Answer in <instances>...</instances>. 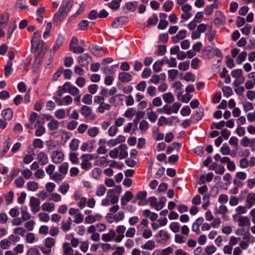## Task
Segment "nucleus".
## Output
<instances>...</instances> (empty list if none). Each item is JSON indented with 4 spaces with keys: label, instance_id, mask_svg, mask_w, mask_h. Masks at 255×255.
Listing matches in <instances>:
<instances>
[{
    "label": "nucleus",
    "instance_id": "obj_1",
    "mask_svg": "<svg viewBox=\"0 0 255 255\" xmlns=\"http://www.w3.org/2000/svg\"><path fill=\"white\" fill-rule=\"evenodd\" d=\"M73 4V0H65L63 1L58 11L54 14L53 21L59 24L67 15Z\"/></svg>",
    "mask_w": 255,
    "mask_h": 255
},
{
    "label": "nucleus",
    "instance_id": "obj_2",
    "mask_svg": "<svg viewBox=\"0 0 255 255\" xmlns=\"http://www.w3.org/2000/svg\"><path fill=\"white\" fill-rule=\"evenodd\" d=\"M232 76L235 78L234 85L238 87L242 84L245 81V78L243 76V72L242 69H237L234 70L231 72Z\"/></svg>",
    "mask_w": 255,
    "mask_h": 255
},
{
    "label": "nucleus",
    "instance_id": "obj_3",
    "mask_svg": "<svg viewBox=\"0 0 255 255\" xmlns=\"http://www.w3.org/2000/svg\"><path fill=\"white\" fill-rule=\"evenodd\" d=\"M150 205L153 207L155 210L159 211L164 207V204L166 202V199L165 197H161L158 201L155 197H150L148 199Z\"/></svg>",
    "mask_w": 255,
    "mask_h": 255
},
{
    "label": "nucleus",
    "instance_id": "obj_4",
    "mask_svg": "<svg viewBox=\"0 0 255 255\" xmlns=\"http://www.w3.org/2000/svg\"><path fill=\"white\" fill-rule=\"evenodd\" d=\"M41 33L39 32H35L32 36L31 39V46L33 48H34L35 50L38 49L39 48L41 43L43 45V49L47 51V47L45 46V43L42 41L41 40Z\"/></svg>",
    "mask_w": 255,
    "mask_h": 255
},
{
    "label": "nucleus",
    "instance_id": "obj_5",
    "mask_svg": "<svg viewBox=\"0 0 255 255\" xmlns=\"http://www.w3.org/2000/svg\"><path fill=\"white\" fill-rule=\"evenodd\" d=\"M235 222H238L239 226L243 227L250 225V221L247 217L241 216L239 214H236L233 216Z\"/></svg>",
    "mask_w": 255,
    "mask_h": 255
},
{
    "label": "nucleus",
    "instance_id": "obj_6",
    "mask_svg": "<svg viewBox=\"0 0 255 255\" xmlns=\"http://www.w3.org/2000/svg\"><path fill=\"white\" fill-rule=\"evenodd\" d=\"M80 113L87 120L93 121L96 118L95 115L92 113L91 108L87 106H83L80 109Z\"/></svg>",
    "mask_w": 255,
    "mask_h": 255
},
{
    "label": "nucleus",
    "instance_id": "obj_7",
    "mask_svg": "<svg viewBox=\"0 0 255 255\" xmlns=\"http://www.w3.org/2000/svg\"><path fill=\"white\" fill-rule=\"evenodd\" d=\"M65 155L62 150L53 151L51 155V160L54 163H61L64 160Z\"/></svg>",
    "mask_w": 255,
    "mask_h": 255
},
{
    "label": "nucleus",
    "instance_id": "obj_8",
    "mask_svg": "<svg viewBox=\"0 0 255 255\" xmlns=\"http://www.w3.org/2000/svg\"><path fill=\"white\" fill-rule=\"evenodd\" d=\"M40 201L34 197H31L29 201V207L31 211L33 213L38 212L40 210Z\"/></svg>",
    "mask_w": 255,
    "mask_h": 255
},
{
    "label": "nucleus",
    "instance_id": "obj_9",
    "mask_svg": "<svg viewBox=\"0 0 255 255\" xmlns=\"http://www.w3.org/2000/svg\"><path fill=\"white\" fill-rule=\"evenodd\" d=\"M63 39L61 36H58L53 46L52 49L50 51V55L49 57V64L51 63L53 59V55L55 51L58 49L63 44Z\"/></svg>",
    "mask_w": 255,
    "mask_h": 255
},
{
    "label": "nucleus",
    "instance_id": "obj_10",
    "mask_svg": "<svg viewBox=\"0 0 255 255\" xmlns=\"http://www.w3.org/2000/svg\"><path fill=\"white\" fill-rule=\"evenodd\" d=\"M226 22V17L225 15L221 11L216 12V17L214 20L215 24L220 26L223 25Z\"/></svg>",
    "mask_w": 255,
    "mask_h": 255
},
{
    "label": "nucleus",
    "instance_id": "obj_11",
    "mask_svg": "<svg viewBox=\"0 0 255 255\" xmlns=\"http://www.w3.org/2000/svg\"><path fill=\"white\" fill-rule=\"evenodd\" d=\"M95 141L94 140H89L83 142L80 147L82 151L92 152L94 149V144Z\"/></svg>",
    "mask_w": 255,
    "mask_h": 255
},
{
    "label": "nucleus",
    "instance_id": "obj_12",
    "mask_svg": "<svg viewBox=\"0 0 255 255\" xmlns=\"http://www.w3.org/2000/svg\"><path fill=\"white\" fill-rule=\"evenodd\" d=\"M255 204V193H250L246 197L245 205L248 209L252 208Z\"/></svg>",
    "mask_w": 255,
    "mask_h": 255
},
{
    "label": "nucleus",
    "instance_id": "obj_13",
    "mask_svg": "<svg viewBox=\"0 0 255 255\" xmlns=\"http://www.w3.org/2000/svg\"><path fill=\"white\" fill-rule=\"evenodd\" d=\"M115 237L116 232L113 229H111L108 233L102 235V240L105 242H111L114 240Z\"/></svg>",
    "mask_w": 255,
    "mask_h": 255
},
{
    "label": "nucleus",
    "instance_id": "obj_14",
    "mask_svg": "<svg viewBox=\"0 0 255 255\" xmlns=\"http://www.w3.org/2000/svg\"><path fill=\"white\" fill-rule=\"evenodd\" d=\"M102 218V216L99 214L97 213L95 215H89L86 217L85 218V222L88 224H91L96 221H101Z\"/></svg>",
    "mask_w": 255,
    "mask_h": 255
},
{
    "label": "nucleus",
    "instance_id": "obj_15",
    "mask_svg": "<svg viewBox=\"0 0 255 255\" xmlns=\"http://www.w3.org/2000/svg\"><path fill=\"white\" fill-rule=\"evenodd\" d=\"M37 159L38 163L42 166L47 164L48 162V155L43 151H41L37 154Z\"/></svg>",
    "mask_w": 255,
    "mask_h": 255
},
{
    "label": "nucleus",
    "instance_id": "obj_16",
    "mask_svg": "<svg viewBox=\"0 0 255 255\" xmlns=\"http://www.w3.org/2000/svg\"><path fill=\"white\" fill-rule=\"evenodd\" d=\"M133 195L131 192L127 191L121 198V203L122 206H125L133 198Z\"/></svg>",
    "mask_w": 255,
    "mask_h": 255
},
{
    "label": "nucleus",
    "instance_id": "obj_17",
    "mask_svg": "<svg viewBox=\"0 0 255 255\" xmlns=\"http://www.w3.org/2000/svg\"><path fill=\"white\" fill-rule=\"evenodd\" d=\"M156 236V237L160 238V239L158 241L160 243L165 242L170 238L167 232L164 230H161L158 231Z\"/></svg>",
    "mask_w": 255,
    "mask_h": 255
},
{
    "label": "nucleus",
    "instance_id": "obj_18",
    "mask_svg": "<svg viewBox=\"0 0 255 255\" xmlns=\"http://www.w3.org/2000/svg\"><path fill=\"white\" fill-rule=\"evenodd\" d=\"M118 79L123 83H128L132 80V76L128 73L123 72L119 74Z\"/></svg>",
    "mask_w": 255,
    "mask_h": 255
},
{
    "label": "nucleus",
    "instance_id": "obj_19",
    "mask_svg": "<svg viewBox=\"0 0 255 255\" xmlns=\"http://www.w3.org/2000/svg\"><path fill=\"white\" fill-rule=\"evenodd\" d=\"M203 221L204 219L202 217L197 219L196 221L192 225V231L195 232L197 234H199L200 233L199 227L203 223Z\"/></svg>",
    "mask_w": 255,
    "mask_h": 255
},
{
    "label": "nucleus",
    "instance_id": "obj_20",
    "mask_svg": "<svg viewBox=\"0 0 255 255\" xmlns=\"http://www.w3.org/2000/svg\"><path fill=\"white\" fill-rule=\"evenodd\" d=\"M107 197L111 201L112 204H116L119 202V196L114 193L113 190H109L107 193Z\"/></svg>",
    "mask_w": 255,
    "mask_h": 255
},
{
    "label": "nucleus",
    "instance_id": "obj_21",
    "mask_svg": "<svg viewBox=\"0 0 255 255\" xmlns=\"http://www.w3.org/2000/svg\"><path fill=\"white\" fill-rule=\"evenodd\" d=\"M187 34L186 30H181L174 36L172 37V41L174 43H178L180 40L184 39Z\"/></svg>",
    "mask_w": 255,
    "mask_h": 255
},
{
    "label": "nucleus",
    "instance_id": "obj_22",
    "mask_svg": "<svg viewBox=\"0 0 255 255\" xmlns=\"http://www.w3.org/2000/svg\"><path fill=\"white\" fill-rule=\"evenodd\" d=\"M41 208L43 211L52 212L55 210V205L52 202H46L42 204Z\"/></svg>",
    "mask_w": 255,
    "mask_h": 255
},
{
    "label": "nucleus",
    "instance_id": "obj_23",
    "mask_svg": "<svg viewBox=\"0 0 255 255\" xmlns=\"http://www.w3.org/2000/svg\"><path fill=\"white\" fill-rule=\"evenodd\" d=\"M119 148L120 149L119 151V156L120 159L125 158L128 156V152L127 151L128 148V146L125 144H123L120 145L119 146Z\"/></svg>",
    "mask_w": 255,
    "mask_h": 255
},
{
    "label": "nucleus",
    "instance_id": "obj_24",
    "mask_svg": "<svg viewBox=\"0 0 255 255\" xmlns=\"http://www.w3.org/2000/svg\"><path fill=\"white\" fill-rule=\"evenodd\" d=\"M1 115L5 120L10 121L13 117V111L11 109L7 108L2 111Z\"/></svg>",
    "mask_w": 255,
    "mask_h": 255
},
{
    "label": "nucleus",
    "instance_id": "obj_25",
    "mask_svg": "<svg viewBox=\"0 0 255 255\" xmlns=\"http://www.w3.org/2000/svg\"><path fill=\"white\" fill-rule=\"evenodd\" d=\"M155 248V243L153 240H148L144 244L141 246L143 250L152 251Z\"/></svg>",
    "mask_w": 255,
    "mask_h": 255
},
{
    "label": "nucleus",
    "instance_id": "obj_26",
    "mask_svg": "<svg viewBox=\"0 0 255 255\" xmlns=\"http://www.w3.org/2000/svg\"><path fill=\"white\" fill-rule=\"evenodd\" d=\"M63 255H73L74 250L68 243H64L62 246Z\"/></svg>",
    "mask_w": 255,
    "mask_h": 255
},
{
    "label": "nucleus",
    "instance_id": "obj_27",
    "mask_svg": "<svg viewBox=\"0 0 255 255\" xmlns=\"http://www.w3.org/2000/svg\"><path fill=\"white\" fill-rule=\"evenodd\" d=\"M26 188L29 191L35 192L38 190L39 188V185L38 183L35 181H30L27 183Z\"/></svg>",
    "mask_w": 255,
    "mask_h": 255
},
{
    "label": "nucleus",
    "instance_id": "obj_28",
    "mask_svg": "<svg viewBox=\"0 0 255 255\" xmlns=\"http://www.w3.org/2000/svg\"><path fill=\"white\" fill-rule=\"evenodd\" d=\"M146 113L148 119L151 122L154 123L156 121L157 116L155 112L148 108L146 110Z\"/></svg>",
    "mask_w": 255,
    "mask_h": 255
},
{
    "label": "nucleus",
    "instance_id": "obj_29",
    "mask_svg": "<svg viewBox=\"0 0 255 255\" xmlns=\"http://www.w3.org/2000/svg\"><path fill=\"white\" fill-rule=\"evenodd\" d=\"M21 219L23 221H28L31 218L30 213L27 211V207H24L21 209Z\"/></svg>",
    "mask_w": 255,
    "mask_h": 255
},
{
    "label": "nucleus",
    "instance_id": "obj_30",
    "mask_svg": "<svg viewBox=\"0 0 255 255\" xmlns=\"http://www.w3.org/2000/svg\"><path fill=\"white\" fill-rule=\"evenodd\" d=\"M163 101L166 103H172L174 101V97L173 95L170 93H164L162 95Z\"/></svg>",
    "mask_w": 255,
    "mask_h": 255
},
{
    "label": "nucleus",
    "instance_id": "obj_31",
    "mask_svg": "<svg viewBox=\"0 0 255 255\" xmlns=\"http://www.w3.org/2000/svg\"><path fill=\"white\" fill-rule=\"evenodd\" d=\"M69 163L68 162H63L59 168V172L65 177L68 171Z\"/></svg>",
    "mask_w": 255,
    "mask_h": 255
},
{
    "label": "nucleus",
    "instance_id": "obj_32",
    "mask_svg": "<svg viewBox=\"0 0 255 255\" xmlns=\"http://www.w3.org/2000/svg\"><path fill=\"white\" fill-rule=\"evenodd\" d=\"M158 111L160 113L168 115L172 113L171 106L168 104L165 105L162 108L159 109Z\"/></svg>",
    "mask_w": 255,
    "mask_h": 255
},
{
    "label": "nucleus",
    "instance_id": "obj_33",
    "mask_svg": "<svg viewBox=\"0 0 255 255\" xmlns=\"http://www.w3.org/2000/svg\"><path fill=\"white\" fill-rule=\"evenodd\" d=\"M70 189V185L67 183H63L59 187L58 191L63 195L67 193Z\"/></svg>",
    "mask_w": 255,
    "mask_h": 255
},
{
    "label": "nucleus",
    "instance_id": "obj_34",
    "mask_svg": "<svg viewBox=\"0 0 255 255\" xmlns=\"http://www.w3.org/2000/svg\"><path fill=\"white\" fill-rule=\"evenodd\" d=\"M64 176L62 175L60 172H56L53 173L51 176H50V178L51 179L54 180L56 182H59L63 180L64 178Z\"/></svg>",
    "mask_w": 255,
    "mask_h": 255
},
{
    "label": "nucleus",
    "instance_id": "obj_35",
    "mask_svg": "<svg viewBox=\"0 0 255 255\" xmlns=\"http://www.w3.org/2000/svg\"><path fill=\"white\" fill-rule=\"evenodd\" d=\"M77 155L78 153L74 152L71 151L69 153V159L73 164H78L79 163Z\"/></svg>",
    "mask_w": 255,
    "mask_h": 255
},
{
    "label": "nucleus",
    "instance_id": "obj_36",
    "mask_svg": "<svg viewBox=\"0 0 255 255\" xmlns=\"http://www.w3.org/2000/svg\"><path fill=\"white\" fill-rule=\"evenodd\" d=\"M167 73L168 79L170 81H173L178 75V71L176 69H170Z\"/></svg>",
    "mask_w": 255,
    "mask_h": 255
},
{
    "label": "nucleus",
    "instance_id": "obj_37",
    "mask_svg": "<svg viewBox=\"0 0 255 255\" xmlns=\"http://www.w3.org/2000/svg\"><path fill=\"white\" fill-rule=\"evenodd\" d=\"M71 219L69 217L66 222L62 223L61 228L64 232L69 231L71 229Z\"/></svg>",
    "mask_w": 255,
    "mask_h": 255
},
{
    "label": "nucleus",
    "instance_id": "obj_38",
    "mask_svg": "<svg viewBox=\"0 0 255 255\" xmlns=\"http://www.w3.org/2000/svg\"><path fill=\"white\" fill-rule=\"evenodd\" d=\"M87 133L90 137H94L99 134V129L98 127H92L88 128Z\"/></svg>",
    "mask_w": 255,
    "mask_h": 255
},
{
    "label": "nucleus",
    "instance_id": "obj_39",
    "mask_svg": "<svg viewBox=\"0 0 255 255\" xmlns=\"http://www.w3.org/2000/svg\"><path fill=\"white\" fill-rule=\"evenodd\" d=\"M79 143L80 140L78 139H73L69 144L70 149L72 151L77 150L79 148Z\"/></svg>",
    "mask_w": 255,
    "mask_h": 255
},
{
    "label": "nucleus",
    "instance_id": "obj_40",
    "mask_svg": "<svg viewBox=\"0 0 255 255\" xmlns=\"http://www.w3.org/2000/svg\"><path fill=\"white\" fill-rule=\"evenodd\" d=\"M54 115L58 119H63L66 117L65 110L64 109H58L55 112Z\"/></svg>",
    "mask_w": 255,
    "mask_h": 255
},
{
    "label": "nucleus",
    "instance_id": "obj_41",
    "mask_svg": "<svg viewBox=\"0 0 255 255\" xmlns=\"http://www.w3.org/2000/svg\"><path fill=\"white\" fill-rule=\"evenodd\" d=\"M173 5L174 3L172 1L167 0L163 4L162 8L164 11L168 12L172 10Z\"/></svg>",
    "mask_w": 255,
    "mask_h": 255
},
{
    "label": "nucleus",
    "instance_id": "obj_42",
    "mask_svg": "<svg viewBox=\"0 0 255 255\" xmlns=\"http://www.w3.org/2000/svg\"><path fill=\"white\" fill-rule=\"evenodd\" d=\"M55 243L56 241L54 238L48 237L45 240L44 245L52 250V248L55 246Z\"/></svg>",
    "mask_w": 255,
    "mask_h": 255
},
{
    "label": "nucleus",
    "instance_id": "obj_43",
    "mask_svg": "<svg viewBox=\"0 0 255 255\" xmlns=\"http://www.w3.org/2000/svg\"><path fill=\"white\" fill-rule=\"evenodd\" d=\"M91 173L93 178L96 180H98L101 177L102 174V170L99 168L96 167L92 170Z\"/></svg>",
    "mask_w": 255,
    "mask_h": 255
},
{
    "label": "nucleus",
    "instance_id": "obj_44",
    "mask_svg": "<svg viewBox=\"0 0 255 255\" xmlns=\"http://www.w3.org/2000/svg\"><path fill=\"white\" fill-rule=\"evenodd\" d=\"M169 229L174 233H177L180 231V224L178 222H171L169 225Z\"/></svg>",
    "mask_w": 255,
    "mask_h": 255
},
{
    "label": "nucleus",
    "instance_id": "obj_45",
    "mask_svg": "<svg viewBox=\"0 0 255 255\" xmlns=\"http://www.w3.org/2000/svg\"><path fill=\"white\" fill-rule=\"evenodd\" d=\"M213 177V174L212 173H208L206 176L202 175L200 176V181L202 184L205 183V181L210 182Z\"/></svg>",
    "mask_w": 255,
    "mask_h": 255
},
{
    "label": "nucleus",
    "instance_id": "obj_46",
    "mask_svg": "<svg viewBox=\"0 0 255 255\" xmlns=\"http://www.w3.org/2000/svg\"><path fill=\"white\" fill-rule=\"evenodd\" d=\"M127 8L131 11H134L137 8V2L136 1L128 2L126 3Z\"/></svg>",
    "mask_w": 255,
    "mask_h": 255
},
{
    "label": "nucleus",
    "instance_id": "obj_47",
    "mask_svg": "<svg viewBox=\"0 0 255 255\" xmlns=\"http://www.w3.org/2000/svg\"><path fill=\"white\" fill-rule=\"evenodd\" d=\"M247 53L245 51H242L238 56L236 59V62L238 64L240 65L246 60Z\"/></svg>",
    "mask_w": 255,
    "mask_h": 255
},
{
    "label": "nucleus",
    "instance_id": "obj_48",
    "mask_svg": "<svg viewBox=\"0 0 255 255\" xmlns=\"http://www.w3.org/2000/svg\"><path fill=\"white\" fill-rule=\"evenodd\" d=\"M12 63L11 61H8L4 67V76L5 77L9 76L12 73Z\"/></svg>",
    "mask_w": 255,
    "mask_h": 255
},
{
    "label": "nucleus",
    "instance_id": "obj_49",
    "mask_svg": "<svg viewBox=\"0 0 255 255\" xmlns=\"http://www.w3.org/2000/svg\"><path fill=\"white\" fill-rule=\"evenodd\" d=\"M48 127L51 130H55L59 127V122L55 119H52L48 124Z\"/></svg>",
    "mask_w": 255,
    "mask_h": 255
},
{
    "label": "nucleus",
    "instance_id": "obj_50",
    "mask_svg": "<svg viewBox=\"0 0 255 255\" xmlns=\"http://www.w3.org/2000/svg\"><path fill=\"white\" fill-rule=\"evenodd\" d=\"M106 191V188L103 185H99L96 189V195L101 197L104 195Z\"/></svg>",
    "mask_w": 255,
    "mask_h": 255
},
{
    "label": "nucleus",
    "instance_id": "obj_51",
    "mask_svg": "<svg viewBox=\"0 0 255 255\" xmlns=\"http://www.w3.org/2000/svg\"><path fill=\"white\" fill-rule=\"evenodd\" d=\"M121 1L122 0H112L109 3V6L113 9L117 10L119 8Z\"/></svg>",
    "mask_w": 255,
    "mask_h": 255
},
{
    "label": "nucleus",
    "instance_id": "obj_52",
    "mask_svg": "<svg viewBox=\"0 0 255 255\" xmlns=\"http://www.w3.org/2000/svg\"><path fill=\"white\" fill-rule=\"evenodd\" d=\"M107 163L108 161L107 158L104 156L100 157L98 158L95 162V165L98 166H107Z\"/></svg>",
    "mask_w": 255,
    "mask_h": 255
},
{
    "label": "nucleus",
    "instance_id": "obj_53",
    "mask_svg": "<svg viewBox=\"0 0 255 255\" xmlns=\"http://www.w3.org/2000/svg\"><path fill=\"white\" fill-rule=\"evenodd\" d=\"M25 240L27 243L33 244L36 241L35 235L32 233H29L25 236Z\"/></svg>",
    "mask_w": 255,
    "mask_h": 255
},
{
    "label": "nucleus",
    "instance_id": "obj_54",
    "mask_svg": "<svg viewBox=\"0 0 255 255\" xmlns=\"http://www.w3.org/2000/svg\"><path fill=\"white\" fill-rule=\"evenodd\" d=\"M221 153L224 155H230L231 149L227 144H224L220 148Z\"/></svg>",
    "mask_w": 255,
    "mask_h": 255
},
{
    "label": "nucleus",
    "instance_id": "obj_55",
    "mask_svg": "<svg viewBox=\"0 0 255 255\" xmlns=\"http://www.w3.org/2000/svg\"><path fill=\"white\" fill-rule=\"evenodd\" d=\"M190 63L189 61H186L179 63L178 68L181 71H186L189 68Z\"/></svg>",
    "mask_w": 255,
    "mask_h": 255
},
{
    "label": "nucleus",
    "instance_id": "obj_56",
    "mask_svg": "<svg viewBox=\"0 0 255 255\" xmlns=\"http://www.w3.org/2000/svg\"><path fill=\"white\" fill-rule=\"evenodd\" d=\"M82 101L85 104L91 105L92 104V96L90 94L85 95L82 99Z\"/></svg>",
    "mask_w": 255,
    "mask_h": 255
},
{
    "label": "nucleus",
    "instance_id": "obj_57",
    "mask_svg": "<svg viewBox=\"0 0 255 255\" xmlns=\"http://www.w3.org/2000/svg\"><path fill=\"white\" fill-rule=\"evenodd\" d=\"M38 216L40 221L43 222H48L50 220V217L49 215L45 212H41L38 214Z\"/></svg>",
    "mask_w": 255,
    "mask_h": 255
},
{
    "label": "nucleus",
    "instance_id": "obj_58",
    "mask_svg": "<svg viewBox=\"0 0 255 255\" xmlns=\"http://www.w3.org/2000/svg\"><path fill=\"white\" fill-rule=\"evenodd\" d=\"M135 110L133 108L128 109L126 111L124 116L128 119H131L135 115Z\"/></svg>",
    "mask_w": 255,
    "mask_h": 255
},
{
    "label": "nucleus",
    "instance_id": "obj_59",
    "mask_svg": "<svg viewBox=\"0 0 255 255\" xmlns=\"http://www.w3.org/2000/svg\"><path fill=\"white\" fill-rule=\"evenodd\" d=\"M111 106L104 102L100 105L98 108V112L100 113H103L105 110H109L111 109Z\"/></svg>",
    "mask_w": 255,
    "mask_h": 255
},
{
    "label": "nucleus",
    "instance_id": "obj_60",
    "mask_svg": "<svg viewBox=\"0 0 255 255\" xmlns=\"http://www.w3.org/2000/svg\"><path fill=\"white\" fill-rule=\"evenodd\" d=\"M222 91L224 94V96L226 97H229L232 95L233 94L232 89L231 87L228 86H224L222 88Z\"/></svg>",
    "mask_w": 255,
    "mask_h": 255
},
{
    "label": "nucleus",
    "instance_id": "obj_61",
    "mask_svg": "<svg viewBox=\"0 0 255 255\" xmlns=\"http://www.w3.org/2000/svg\"><path fill=\"white\" fill-rule=\"evenodd\" d=\"M212 29V26L207 24H205L203 23H201L199 24L197 27V30L200 32L203 33L207 29L211 30Z\"/></svg>",
    "mask_w": 255,
    "mask_h": 255
},
{
    "label": "nucleus",
    "instance_id": "obj_62",
    "mask_svg": "<svg viewBox=\"0 0 255 255\" xmlns=\"http://www.w3.org/2000/svg\"><path fill=\"white\" fill-rule=\"evenodd\" d=\"M24 183H25V181H24L23 178L21 176H19V177H17L14 180V183H15L16 187H17L18 188H22L23 186Z\"/></svg>",
    "mask_w": 255,
    "mask_h": 255
},
{
    "label": "nucleus",
    "instance_id": "obj_63",
    "mask_svg": "<svg viewBox=\"0 0 255 255\" xmlns=\"http://www.w3.org/2000/svg\"><path fill=\"white\" fill-rule=\"evenodd\" d=\"M162 67V63H160V62L158 60L156 61L154 63V64H153V66H152V68H153V71L157 73V72H159L161 70Z\"/></svg>",
    "mask_w": 255,
    "mask_h": 255
},
{
    "label": "nucleus",
    "instance_id": "obj_64",
    "mask_svg": "<svg viewBox=\"0 0 255 255\" xmlns=\"http://www.w3.org/2000/svg\"><path fill=\"white\" fill-rule=\"evenodd\" d=\"M21 173V175L26 179H29L32 175V171L28 168L22 170Z\"/></svg>",
    "mask_w": 255,
    "mask_h": 255
}]
</instances>
